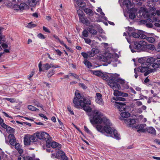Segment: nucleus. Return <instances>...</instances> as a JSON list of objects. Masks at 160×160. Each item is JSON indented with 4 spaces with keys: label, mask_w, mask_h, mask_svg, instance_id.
<instances>
[{
    "label": "nucleus",
    "mask_w": 160,
    "mask_h": 160,
    "mask_svg": "<svg viewBox=\"0 0 160 160\" xmlns=\"http://www.w3.org/2000/svg\"><path fill=\"white\" fill-rule=\"evenodd\" d=\"M124 4L127 7L128 9H129L131 6V2L129 0H124Z\"/></svg>",
    "instance_id": "obj_31"
},
{
    "label": "nucleus",
    "mask_w": 160,
    "mask_h": 160,
    "mask_svg": "<svg viewBox=\"0 0 160 160\" xmlns=\"http://www.w3.org/2000/svg\"><path fill=\"white\" fill-rule=\"evenodd\" d=\"M120 115L122 118H127L129 117L130 114L129 112H121Z\"/></svg>",
    "instance_id": "obj_33"
},
{
    "label": "nucleus",
    "mask_w": 160,
    "mask_h": 160,
    "mask_svg": "<svg viewBox=\"0 0 160 160\" xmlns=\"http://www.w3.org/2000/svg\"><path fill=\"white\" fill-rule=\"evenodd\" d=\"M113 131L114 138L118 140L120 139V134L118 133L117 131L115 129H114Z\"/></svg>",
    "instance_id": "obj_32"
},
{
    "label": "nucleus",
    "mask_w": 160,
    "mask_h": 160,
    "mask_svg": "<svg viewBox=\"0 0 160 160\" xmlns=\"http://www.w3.org/2000/svg\"><path fill=\"white\" fill-rule=\"evenodd\" d=\"M28 109L31 111H39V109H38L36 108L34 106L31 105H28Z\"/></svg>",
    "instance_id": "obj_36"
},
{
    "label": "nucleus",
    "mask_w": 160,
    "mask_h": 160,
    "mask_svg": "<svg viewBox=\"0 0 160 160\" xmlns=\"http://www.w3.org/2000/svg\"><path fill=\"white\" fill-rule=\"evenodd\" d=\"M115 106L119 110V111H125L126 110V102H115Z\"/></svg>",
    "instance_id": "obj_7"
},
{
    "label": "nucleus",
    "mask_w": 160,
    "mask_h": 160,
    "mask_svg": "<svg viewBox=\"0 0 160 160\" xmlns=\"http://www.w3.org/2000/svg\"><path fill=\"white\" fill-rule=\"evenodd\" d=\"M60 157L62 160H68V158L66 156L65 153L62 151H59L56 154L55 158L58 159L60 158Z\"/></svg>",
    "instance_id": "obj_10"
},
{
    "label": "nucleus",
    "mask_w": 160,
    "mask_h": 160,
    "mask_svg": "<svg viewBox=\"0 0 160 160\" xmlns=\"http://www.w3.org/2000/svg\"><path fill=\"white\" fill-rule=\"evenodd\" d=\"M77 4L81 7H84L85 5V3L83 1L81 0H76Z\"/></svg>",
    "instance_id": "obj_37"
},
{
    "label": "nucleus",
    "mask_w": 160,
    "mask_h": 160,
    "mask_svg": "<svg viewBox=\"0 0 160 160\" xmlns=\"http://www.w3.org/2000/svg\"><path fill=\"white\" fill-rule=\"evenodd\" d=\"M8 138H9V142L10 144L14 146L17 143L15 138L13 134L9 135Z\"/></svg>",
    "instance_id": "obj_15"
},
{
    "label": "nucleus",
    "mask_w": 160,
    "mask_h": 160,
    "mask_svg": "<svg viewBox=\"0 0 160 160\" xmlns=\"http://www.w3.org/2000/svg\"><path fill=\"white\" fill-rule=\"evenodd\" d=\"M110 126L105 125L104 127V133L105 132L106 133L109 134L112 133L113 129Z\"/></svg>",
    "instance_id": "obj_18"
},
{
    "label": "nucleus",
    "mask_w": 160,
    "mask_h": 160,
    "mask_svg": "<svg viewBox=\"0 0 160 160\" xmlns=\"http://www.w3.org/2000/svg\"><path fill=\"white\" fill-rule=\"evenodd\" d=\"M20 10L26 9L28 7L27 5L24 3H21L19 5Z\"/></svg>",
    "instance_id": "obj_42"
},
{
    "label": "nucleus",
    "mask_w": 160,
    "mask_h": 160,
    "mask_svg": "<svg viewBox=\"0 0 160 160\" xmlns=\"http://www.w3.org/2000/svg\"><path fill=\"white\" fill-rule=\"evenodd\" d=\"M146 40L148 42L151 43L155 41L154 38L152 37H148Z\"/></svg>",
    "instance_id": "obj_43"
},
{
    "label": "nucleus",
    "mask_w": 160,
    "mask_h": 160,
    "mask_svg": "<svg viewBox=\"0 0 160 160\" xmlns=\"http://www.w3.org/2000/svg\"><path fill=\"white\" fill-rule=\"evenodd\" d=\"M51 146L53 148H58L59 149L61 147V144H59L58 143L53 141L52 142V145H51Z\"/></svg>",
    "instance_id": "obj_28"
},
{
    "label": "nucleus",
    "mask_w": 160,
    "mask_h": 160,
    "mask_svg": "<svg viewBox=\"0 0 160 160\" xmlns=\"http://www.w3.org/2000/svg\"><path fill=\"white\" fill-rule=\"evenodd\" d=\"M81 54L84 58H87L88 57H89L88 52L87 53L85 52H82L81 53Z\"/></svg>",
    "instance_id": "obj_54"
},
{
    "label": "nucleus",
    "mask_w": 160,
    "mask_h": 160,
    "mask_svg": "<svg viewBox=\"0 0 160 160\" xmlns=\"http://www.w3.org/2000/svg\"><path fill=\"white\" fill-rule=\"evenodd\" d=\"M31 142H33L37 141V138L35 136L30 135Z\"/></svg>",
    "instance_id": "obj_44"
},
{
    "label": "nucleus",
    "mask_w": 160,
    "mask_h": 160,
    "mask_svg": "<svg viewBox=\"0 0 160 160\" xmlns=\"http://www.w3.org/2000/svg\"><path fill=\"white\" fill-rule=\"evenodd\" d=\"M52 138H50V137L48 138L46 141V146L48 148H50L51 145H52Z\"/></svg>",
    "instance_id": "obj_30"
},
{
    "label": "nucleus",
    "mask_w": 160,
    "mask_h": 160,
    "mask_svg": "<svg viewBox=\"0 0 160 160\" xmlns=\"http://www.w3.org/2000/svg\"><path fill=\"white\" fill-rule=\"evenodd\" d=\"M142 22L145 24L146 26L148 28H151L153 26V24H152L153 21L152 19L150 18H148L146 20H143L142 21Z\"/></svg>",
    "instance_id": "obj_16"
},
{
    "label": "nucleus",
    "mask_w": 160,
    "mask_h": 160,
    "mask_svg": "<svg viewBox=\"0 0 160 160\" xmlns=\"http://www.w3.org/2000/svg\"><path fill=\"white\" fill-rule=\"evenodd\" d=\"M6 131L8 133H13L15 132V129L8 126L6 128Z\"/></svg>",
    "instance_id": "obj_35"
},
{
    "label": "nucleus",
    "mask_w": 160,
    "mask_h": 160,
    "mask_svg": "<svg viewBox=\"0 0 160 160\" xmlns=\"http://www.w3.org/2000/svg\"><path fill=\"white\" fill-rule=\"evenodd\" d=\"M84 12L89 16H92L93 15L94 13L92 10L88 8H86L84 10Z\"/></svg>",
    "instance_id": "obj_25"
},
{
    "label": "nucleus",
    "mask_w": 160,
    "mask_h": 160,
    "mask_svg": "<svg viewBox=\"0 0 160 160\" xmlns=\"http://www.w3.org/2000/svg\"><path fill=\"white\" fill-rule=\"evenodd\" d=\"M88 30H84L82 32V35L84 37H87L88 36Z\"/></svg>",
    "instance_id": "obj_47"
},
{
    "label": "nucleus",
    "mask_w": 160,
    "mask_h": 160,
    "mask_svg": "<svg viewBox=\"0 0 160 160\" xmlns=\"http://www.w3.org/2000/svg\"><path fill=\"white\" fill-rule=\"evenodd\" d=\"M75 97L73 100V102L74 107L78 108H80V106L89 105L91 104V101L89 99H87L82 95L78 91L75 92Z\"/></svg>",
    "instance_id": "obj_1"
},
{
    "label": "nucleus",
    "mask_w": 160,
    "mask_h": 160,
    "mask_svg": "<svg viewBox=\"0 0 160 160\" xmlns=\"http://www.w3.org/2000/svg\"><path fill=\"white\" fill-rule=\"evenodd\" d=\"M109 85L110 87L114 91L113 94L114 96H122L123 97H127L128 96V93L123 92L118 90L120 88L119 84H117L116 83H110Z\"/></svg>",
    "instance_id": "obj_4"
},
{
    "label": "nucleus",
    "mask_w": 160,
    "mask_h": 160,
    "mask_svg": "<svg viewBox=\"0 0 160 160\" xmlns=\"http://www.w3.org/2000/svg\"><path fill=\"white\" fill-rule=\"evenodd\" d=\"M146 132L147 131L149 133H150L153 135H156V131L155 129L152 127H149L146 128Z\"/></svg>",
    "instance_id": "obj_20"
},
{
    "label": "nucleus",
    "mask_w": 160,
    "mask_h": 160,
    "mask_svg": "<svg viewBox=\"0 0 160 160\" xmlns=\"http://www.w3.org/2000/svg\"><path fill=\"white\" fill-rule=\"evenodd\" d=\"M153 21L154 22H160V19L158 17H154L153 18Z\"/></svg>",
    "instance_id": "obj_56"
},
{
    "label": "nucleus",
    "mask_w": 160,
    "mask_h": 160,
    "mask_svg": "<svg viewBox=\"0 0 160 160\" xmlns=\"http://www.w3.org/2000/svg\"><path fill=\"white\" fill-rule=\"evenodd\" d=\"M155 58L153 57L148 58L145 62V64L149 67H150L151 66L152 67L153 64H154Z\"/></svg>",
    "instance_id": "obj_13"
},
{
    "label": "nucleus",
    "mask_w": 160,
    "mask_h": 160,
    "mask_svg": "<svg viewBox=\"0 0 160 160\" xmlns=\"http://www.w3.org/2000/svg\"><path fill=\"white\" fill-rule=\"evenodd\" d=\"M91 51L94 55L98 53L99 52V49L97 48H93Z\"/></svg>",
    "instance_id": "obj_45"
},
{
    "label": "nucleus",
    "mask_w": 160,
    "mask_h": 160,
    "mask_svg": "<svg viewBox=\"0 0 160 160\" xmlns=\"http://www.w3.org/2000/svg\"><path fill=\"white\" fill-rule=\"evenodd\" d=\"M13 8L14 10L17 11L19 10L20 9V6L17 4H14Z\"/></svg>",
    "instance_id": "obj_58"
},
{
    "label": "nucleus",
    "mask_w": 160,
    "mask_h": 160,
    "mask_svg": "<svg viewBox=\"0 0 160 160\" xmlns=\"http://www.w3.org/2000/svg\"><path fill=\"white\" fill-rule=\"evenodd\" d=\"M28 3L30 6L34 7L36 6L37 2L35 0H28Z\"/></svg>",
    "instance_id": "obj_29"
},
{
    "label": "nucleus",
    "mask_w": 160,
    "mask_h": 160,
    "mask_svg": "<svg viewBox=\"0 0 160 160\" xmlns=\"http://www.w3.org/2000/svg\"><path fill=\"white\" fill-rule=\"evenodd\" d=\"M77 12L78 15L79 20L81 22L86 25L89 24V21L87 18H85L84 17L83 13L82 11L78 10L77 11Z\"/></svg>",
    "instance_id": "obj_5"
},
{
    "label": "nucleus",
    "mask_w": 160,
    "mask_h": 160,
    "mask_svg": "<svg viewBox=\"0 0 160 160\" xmlns=\"http://www.w3.org/2000/svg\"><path fill=\"white\" fill-rule=\"evenodd\" d=\"M49 66L51 68H59L60 67L58 66V65H55L54 63L53 62H51L50 64H49Z\"/></svg>",
    "instance_id": "obj_51"
},
{
    "label": "nucleus",
    "mask_w": 160,
    "mask_h": 160,
    "mask_svg": "<svg viewBox=\"0 0 160 160\" xmlns=\"http://www.w3.org/2000/svg\"><path fill=\"white\" fill-rule=\"evenodd\" d=\"M107 126H111L112 124L110 122V120L106 117L102 118V123Z\"/></svg>",
    "instance_id": "obj_22"
},
{
    "label": "nucleus",
    "mask_w": 160,
    "mask_h": 160,
    "mask_svg": "<svg viewBox=\"0 0 160 160\" xmlns=\"http://www.w3.org/2000/svg\"><path fill=\"white\" fill-rule=\"evenodd\" d=\"M146 126L145 124H138L137 125H134V128L138 129L137 132L139 133L145 132H146V128L144 129V128Z\"/></svg>",
    "instance_id": "obj_9"
},
{
    "label": "nucleus",
    "mask_w": 160,
    "mask_h": 160,
    "mask_svg": "<svg viewBox=\"0 0 160 160\" xmlns=\"http://www.w3.org/2000/svg\"><path fill=\"white\" fill-rule=\"evenodd\" d=\"M38 38H39L41 39H43L45 38V37L44 36V35H43L41 33H40L38 35Z\"/></svg>",
    "instance_id": "obj_61"
},
{
    "label": "nucleus",
    "mask_w": 160,
    "mask_h": 160,
    "mask_svg": "<svg viewBox=\"0 0 160 160\" xmlns=\"http://www.w3.org/2000/svg\"><path fill=\"white\" fill-rule=\"evenodd\" d=\"M156 70L155 69H152L149 70L148 69L144 73V75L145 76H146L148 75L149 73L152 72H154Z\"/></svg>",
    "instance_id": "obj_38"
},
{
    "label": "nucleus",
    "mask_w": 160,
    "mask_h": 160,
    "mask_svg": "<svg viewBox=\"0 0 160 160\" xmlns=\"http://www.w3.org/2000/svg\"><path fill=\"white\" fill-rule=\"evenodd\" d=\"M149 67H148L146 64L143 63L141 64V66L138 68L137 69L138 71H139L141 72H145L147 70L149 69Z\"/></svg>",
    "instance_id": "obj_14"
},
{
    "label": "nucleus",
    "mask_w": 160,
    "mask_h": 160,
    "mask_svg": "<svg viewBox=\"0 0 160 160\" xmlns=\"http://www.w3.org/2000/svg\"><path fill=\"white\" fill-rule=\"evenodd\" d=\"M146 44V42L143 41H140L138 42H134V47L136 49L140 50L142 47H144V46H145Z\"/></svg>",
    "instance_id": "obj_8"
},
{
    "label": "nucleus",
    "mask_w": 160,
    "mask_h": 160,
    "mask_svg": "<svg viewBox=\"0 0 160 160\" xmlns=\"http://www.w3.org/2000/svg\"><path fill=\"white\" fill-rule=\"evenodd\" d=\"M132 36L134 38H139V33H137L135 32H133L132 33Z\"/></svg>",
    "instance_id": "obj_49"
},
{
    "label": "nucleus",
    "mask_w": 160,
    "mask_h": 160,
    "mask_svg": "<svg viewBox=\"0 0 160 160\" xmlns=\"http://www.w3.org/2000/svg\"><path fill=\"white\" fill-rule=\"evenodd\" d=\"M97 130L100 132L104 133V127L101 125H98L96 127Z\"/></svg>",
    "instance_id": "obj_27"
},
{
    "label": "nucleus",
    "mask_w": 160,
    "mask_h": 160,
    "mask_svg": "<svg viewBox=\"0 0 160 160\" xmlns=\"http://www.w3.org/2000/svg\"><path fill=\"white\" fill-rule=\"evenodd\" d=\"M138 62L140 63L141 64H142L143 63H145V61L143 58H139L138 60Z\"/></svg>",
    "instance_id": "obj_57"
},
{
    "label": "nucleus",
    "mask_w": 160,
    "mask_h": 160,
    "mask_svg": "<svg viewBox=\"0 0 160 160\" xmlns=\"http://www.w3.org/2000/svg\"><path fill=\"white\" fill-rule=\"evenodd\" d=\"M119 75L117 74H108V75H106L104 76V79L105 80L108 81V85L110 86L109 85L110 83H116L119 84L117 82H119L122 84L124 83L125 82L124 80L119 78Z\"/></svg>",
    "instance_id": "obj_2"
},
{
    "label": "nucleus",
    "mask_w": 160,
    "mask_h": 160,
    "mask_svg": "<svg viewBox=\"0 0 160 160\" xmlns=\"http://www.w3.org/2000/svg\"><path fill=\"white\" fill-rule=\"evenodd\" d=\"M14 146H15V149L18 151L20 154H22L23 152V150L21 148V146L19 143H17Z\"/></svg>",
    "instance_id": "obj_24"
},
{
    "label": "nucleus",
    "mask_w": 160,
    "mask_h": 160,
    "mask_svg": "<svg viewBox=\"0 0 160 160\" xmlns=\"http://www.w3.org/2000/svg\"><path fill=\"white\" fill-rule=\"evenodd\" d=\"M80 107L82 108L84 110L88 113V116H91L90 113L92 110L91 108L89 106L86 105L80 106Z\"/></svg>",
    "instance_id": "obj_19"
},
{
    "label": "nucleus",
    "mask_w": 160,
    "mask_h": 160,
    "mask_svg": "<svg viewBox=\"0 0 160 160\" xmlns=\"http://www.w3.org/2000/svg\"><path fill=\"white\" fill-rule=\"evenodd\" d=\"M102 116V113L97 110H94L93 111V118H90V122L92 124L102 123V118L101 117Z\"/></svg>",
    "instance_id": "obj_3"
},
{
    "label": "nucleus",
    "mask_w": 160,
    "mask_h": 160,
    "mask_svg": "<svg viewBox=\"0 0 160 160\" xmlns=\"http://www.w3.org/2000/svg\"><path fill=\"white\" fill-rule=\"evenodd\" d=\"M67 109H68V111H69L70 113L72 115H74V113L73 111L71 110V107L70 106H68L67 107Z\"/></svg>",
    "instance_id": "obj_63"
},
{
    "label": "nucleus",
    "mask_w": 160,
    "mask_h": 160,
    "mask_svg": "<svg viewBox=\"0 0 160 160\" xmlns=\"http://www.w3.org/2000/svg\"><path fill=\"white\" fill-rule=\"evenodd\" d=\"M88 31L91 33L93 35H96L97 33V32L96 30H95L93 28H87Z\"/></svg>",
    "instance_id": "obj_34"
},
{
    "label": "nucleus",
    "mask_w": 160,
    "mask_h": 160,
    "mask_svg": "<svg viewBox=\"0 0 160 160\" xmlns=\"http://www.w3.org/2000/svg\"><path fill=\"white\" fill-rule=\"evenodd\" d=\"M93 74L98 76L103 77V79L105 80L104 79V77L106 74L103 75L101 72L99 71H93Z\"/></svg>",
    "instance_id": "obj_26"
},
{
    "label": "nucleus",
    "mask_w": 160,
    "mask_h": 160,
    "mask_svg": "<svg viewBox=\"0 0 160 160\" xmlns=\"http://www.w3.org/2000/svg\"><path fill=\"white\" fill-rule=\"evenodd\" d=\"M96 95L97 98L96 99V102L102 106L103 105L104 102L102 98V94L100 93H97Z\"/></svg>",
    "instance_id": "obj_12"
},
{
    "label": "nucleus",
    "mask_w": 160,
    "mask_h": 160,
    "mask_svg": "<svg viewBox=\"0 0 160 160\" xmlns=\"http://www.w3.org/2000/svg\"><path fill=\"white\" fill-rule=\"evenodd\" d=\"M139 35L140 36H139V38L140 37L141 39H147V36L143 34H139Z\"/></svg>",
    "instance_id": "obj_62"
},
{
    "label": "nucleus",
    "mask_w": 160,
    "mask_h": 160,
    "mask_svg": "<svg viewBox=\"0 0 160 160\" xmlns=\"http://www.w3.org/2000/svg\"><path fill=\"white\" fill-rule=\"evenodd\" d=\"M146 44L147 43L146 42L145 46H144L145 51H147L149 50L153 51L155 47L154 45L150 44L147 45Z\"/></svg>",
    "instance_id": "obj_21"
},
{
    "label": "nucleus",
    "mask_w": 160,
    "mask_h": 160,
    "mask_svg": "<svg viewBox=\"0 0 160 160\" xmlns=\"http://www.w3.org/2000/svg\"><path fill=\"white\" fill-rule=\"evenodd\" d=\"M30 138V135L25 136L24 138V141L25 145H28L30 144L31 142Z\"/></svg>",
    "instance_id": "obj_23"
},
{
    "label": "nucleus",
    "mask_w": 160,
    "mask_h": 160,
    "mask_svg": "<svg viewBox=\"0 0 160 160\" xmlns=\"http://www.w3.org/2000/svg\"><path fill=\"white\" fill-rule=\"evenodd\" d=\"M36 26V24L32 23V22H30L28 24V25L27 27L29 28H32L35 27Z\"/></svg>",
    "instance_id": "obj_46"
},
{
    "label": "nucleus",
    "mask_w": 160,
    "mask_h": 160,
    "mask_svg": "<svg viewBox=\"0 0 160 160\" xmlns=\"http://www.w3.org/2000/svg\"><path fill=\"white\" fill-rule=\"evenodd\" d=\"M43 67L45 69L48 70L50 68L49 64L48 63L43 64Z\"/></svg>",
    "instance_id": "obj_48"
},
{
    "label": "nucleus",
    "mask_w": 160,
    "mask_h": 160,
    "mask_svg": "<svg viewBox=\"0 0 160 160\" xmlns=\"http://www.w3.org/2000/svg\"><path fill=\"white\" fill-rule=\"evenodd\" d=\"M129 17L131 19H134L135 17V13L131 12L129 15Z\"/></svg>",
    "instance_id": "obj_53"
},
{
    "label": "nucleus",
    "mask_w": 160,
    "mask_h": 160,
    "mask_svg": "<svg viewBox=\"0 0 160 160\" xmlns=\"http://www.w3.org/2000/svg\"><path fill=\"white\" fill-rule=\"evenodd\" d=\"M83 63L88 68H90L92 66L91 63L87 59L84 61Z\"/></svg>",
    "instance_id": "obj_39"
},
{
    "label": "nucleus",
    "mask_w": 160,
    "mask_h": 160,
    "mask_svg": "<svg viewBox=\"0 0 160 160\" xmlns=\"http://www.w3.org/2000/svg\"><path fill=\"white\" fill-rule=\"evenodd\" d=\"M124 122L129 127L133 128V125L136 123V121L135 119L127 118L125 119Z\"/></svg>",
    "instance_id": "obj_11"
},
{
    "label": "nucleus",
    "mask_w": 160,
    "mask_h": 160,
    "mask_svg": "<svg viewBox=\"0 0 160 160\" xmlns=\"http://www.w3.org/2000/svg\"><path fill=\"white\" fill-rule=\"evenodd\" d=\"M69 75H70V76H72L74 77L75 78L78 79H79V77L75 73H69Z\"/></svg>",
    "instance_id": "obj_55"
},
{
    "label": "nucleus",
    "mask_w": 160,
    "mask_h": 160,
    "mask_svg": "<svg viewBox=\"0 0 160 160\" xmlns=\"http://www.w3.org/2000/svg\"><path fill=\"white\" fill-rule=\"evenodd\" d=\"M36 135L37 138L45 141L50 136L48 134L45 132H36Z\"/></svg>",
    "instance_id": "obj_6"
},
{
    "label": "nucleus",
    "mask_w": 160,
    "mask_h": 160,
    "mask_svg": "<svg viewBox=\"0 0 160 160\" xmlns=\"http://www.w3.org/2000/svg\"><path fill=\"white\" fill-rule=\"evenodd\" d=\"M55 70L52 69L49 70L47 76L48 78L51 77L52 75L54 74Z\"/></svg>",
    "instance_id": "obj_41"
},
{
    "label": "nucleus",
    "mask_w": 160,
    "mask_h": 160,
    "mask_svg": "<svg viewBox=\"0 0 160 160\" xmlns=\"http://www.w3.org/2000/svg\"><path fill=\"white\" fill-rule=\"evenodd\" d=\"M88 53L89 57V58L93 57L94 55L91 51L88 52Z\"/></svg>",
    "instance_id": "obj_64"
},
{
    "label": "nucleus",
    "mask_w": 160,
    "mask_h": 160,
    "mask_svg": "<svg viewBox=\"0 0 160 160\" xmlns=\"http://www.w3.org/2000/svg\"><path fill=\"white\" fill-rule=\"evenodd\" d=\"M42 62L41 61H40L38 64V68L39 71L41 72V71H43L42 70Z\"/></svg>",
    "instance_id": "obj_60"
},
{
    "label": "nucleus",
    "mask_w": 160,
    "mask_h": 160,
    "mask_svg": "<svg viewBox=\"0 0 160 160\" xmlns=\"http://www.w3.org/2000/svg\"><path fill=\"white\" fill-rule=\"evenodd\" d=\"M0 125L2 128L6 129L8 126V125L6 124L3 122H0Z\"/></svg>",
    "instance_id": "obj_59"
},
{
    "label": "nucleus",
    "mask_w": 160,
    "mask_h": 160,
    "mask_svg": "<svg viewBox=\"0 0 160 160\" xmlns=\"http://www.w3.org/2000/svg\"><path fill=\"white\" fill-rule=\"evenodd\" d=\"M3 100H6L8 101H10L11 102H15V100L14 98H4L3 99Z\"/></svg>",
    "instance_id": "obj_52"
},
{
    "label": "nucleus",
    "mask_w": 160,
    "mask_h": 160,
    "mask_svg": "<svg viewBox=\"0 0 160 160\" xmlns=\"http://www.w3.org/2000/svg\"><path fill=\"white\" fill-rule=\"evenodd\" d=\"M115 100L117 101H125L126 99L122 97H116Z\"/></svg>",
    "instance_id": "obj_50"
},
{
    "label": "nucleus",
    "mask_w": 160,
    "mask_h": 160,
    "mask_svg": "<svg viewBox=\"0 0 160 160\" xmlns=\"http://www.w3.org/2000/svg\"><path fill=\"white\" fill-rule=\"evenodd\" d=\"M33 103L34 105L38 107H40L42 108V110H44V109L43 108V105L42 104L39 103L38 102L36 101H34L33 102Z\"/></svg>",
    "instance_id": "obj_40"
},
{
    "label": "nucleus",
    "mask_w": 160,
    "mask_h": 160,
    "mask_svg": "<svg viewBox=\"0 0 160 160\" xmlns=\"http://www.w3.org/2000/svg\"><path fill=\"white\" fill-rule=\"evenodd\" d=\"M154 64L152 66L154 69L160 68V58H155Z\"/></svg>",
    "instance_id": "obj_17"
}]
</instances>
